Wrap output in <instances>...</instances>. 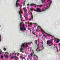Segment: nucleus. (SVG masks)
Returning a JSON list of instances; mask_svg holds the SVG:
<instances>
[{"mask_svg": "<svg viewBox=\"0 0 60 60\" xmlns=\"http://www.w3.org/2000/svg\"><path fill=\"white\" fill-rule=\"evenodd\" d=\"M31 43H32V42H30V43H25L22 44L21 45V49L20 50V52H22V53H24L22 51V50H23V48H24V47L25 46L26 48H27V47H28V45H27V44H29L30 43L31 44Z\"/></svg>", "mask_w": 60, "mask_h": 60, "instance_id": "obj_1", "label": "nucleus"}, {"mask_svg": "<svg viewBox=\"0 0 60 60\" xmlns=\"http://www.w3.org/2000/svg\"><path fill=\"white\" fill-rule=\"evenodd\" d=\"M52 3V1L51 0V3L49 4V5L48 6H47V8L44 9V8H42V11H46L47 9H49V7H50V4H51Z\"/></svg>", "mask_w": 60, "mask_h": 60, "instance_id": "obj_2", "label": "nucleus"}, {"mask_svg": "<svg viewBox=\"0 0 60 60\" xmlns=\"http://www.w3.org/2000/svg\"><path fill=\"white\" fill-rule=\"evenodd\" d=\"M23 23H22V22H21L20 24V30L21 31V30H24L25 31V30H26V28H24V29H23V28H21V26H22V25H23Z\"/></svg>", "mask_w": 60, "mask_h": 60, "instance_id": "obj_3", "label": "nucleus"}, {"mask_svg": "<svg viewBox=\"0 0 60 60\" xmlns=\"http://www.w3.org/2000/svg\"><path fill=\"white\" fill-rule=\"evenodd\" d=\"M50 43H51L50 44L51 45H49V46H51V45H53V43L52 42V41H51L50 40H48L47 41V45H49Z\"/></svg>", "mask_w": 60, "mask_h": 60, "instance_id": "obj_4", "label": "nucleus"}, {"mask_svg": "<svg viewBox=\"0 0 60 60\" xmlns=\"http://www.w3.org/2000/svg\"><path fill=\"white\" fill-rule=\"evenodd\" d=\"M43 33H44L45 34H47L48 35H49V36H51V38H54L55 37H54V36H52V35H51L49 34H48V33H46L44 31H43Z\"/></svg>", "mask_w": 60, "mask_h": 60, "instance_id": "obj_5", "label": "nucleus"}, {"mask_svg": "<svg viewBox=\"0 0 60 60\" xmlns=\"http://www.w3.org/2000/svg\"><path fill=\"white\" fill-rule=\"evenodd\" d=\"M30 5L31 6H34L35 8H36V6H37V5H36V4L33 3L30 4Z\"/></svg>", "mask_w": 60, "mask_h": 60, "instance_id": "obj_6", "label": "nucleus"}, {"mask_svg": "<svg viewBox=\"0 0 60 60\" xmlns=\"http://www.w3.org/2000/svg\"><path fill=\"white\" fill-rule=\"evenodd\" d=\"M37 11L38 12H41V10L39 8H37Z\"/></svg>", "mask_w": 60, "mask_h": 60, "instance_id": "obj_7", "label": "nucleus"}, {"mask_svg": "<svg viewBox=\"0 0 60 60\" xmlns=\"http://www.w3.org/2000/svg\"><path fill=\"white\" fill-rule=\"evenodd\" d=\"M18 1H19V0H17V1L16 2V3L15 4V6L16 7H17H17H18V6H19V5L18 3H17V2H18Z\"/></svg>", "mask_w": 60, "mask_h": 60, "instance_id": "obj_8", "label": "nucleus"}, {"mask_svg": "<svg viewBox=\"0 0 60 60\" xmlns=\"http://www.w3.org/2000/svg\"><path fill=\"white\" fill-rule=\"evenodd\" d=\"M23 9L24 10V11L25 12V13H26L27 11V9L26 8H24Z\"/></svg>", "mask_w": 60, "mask_h": 60, "instance_id": "obj_9", "label": "nucleus"}, {"mask_svg": "<svg viewBox=\"0 0 60 60\" xmlns=\"http://www.w3.org/2000/svg\"><path fill=\"white\" fill-rule=\"evenodd\" d=\"M15 58H17L16 56H12L11 58V59L12 60L13 59H14Z\"/></svg>", "mask_w": 60, "mask_h": 60, "instance_id": "obj_10", "label": "nucleus"}, {"mask_svg": "<svg viewBox=\"0 0 60 60\" xmlns=\"http://www.w3.org/2000/svg\"><path fill=\"white\" fill-rule=\"evenodd\" d=\"M31 15L32 16L31 18L29 19V21H30V20H31V19L32 20L33 19V15H32V13H31Z\"/></svg>", "mask_w": 60, "mask_h": 60, "instance_id": "obj_11", "label": "nucleus"}, {"mask_svg": "<svg viewBox=\"0 0 60 60\" xmlns=\"http://www.w3.org/2000/svg\"><path fill=\"white\" fill-rule=\"evenodd\" d=\"M55 40H57V41H56V43H58V42H59V41L58 40V39L56 38H55Z\"/></svg>", "mask_w": 60, "mask_h": 60, "instance_id": "obj_12", "label": "nucleus"}, {"mask_svg": "<svg viewBox=\"0 0 60 60\" xmlns=\"http://www.w3.org/2000/svg\"><path fill=\"white\" fill-rule=\"evenodd\" d=\"M4 56H5V57H6L7 58H8L9 56L8 55H4Z\"/></svg>", "mask_w": 60, "mask_h": 60, "instance_id": "obj_13", "label": "nucleus"}, {"mask_svg": "<svg viewBox=\"0 0 60 60\" xmlns=\"http://www.w3.org/2000/svg\"><path fill=\"white\" fill-rule=\"evenodd\" d=\"M43 41H42V46L43 47V49H41V50H42V49H44V48L43 47Z\"/></svg>", "mask_w": 60, "mask_h": 60, "instance_id": "obj_14", "label": "nucleus"}, {"mask_svg": "<svg viewBox=\"0 0 60 60\" xmlns=\"http://www.w3.org/2000/svg\"><path fill=\"white\" fill-rule=\"evenodd\" d=\"M25 58L24 57H21V59H22V60H23V59H25Z\"/></svg>", "mask_w": 60, "mask_h": 60, "instance_id": "obj_15", "label": "nucleus"}, {"mask_svg": "<svg viewBox=\"0 0 60 60\" xmlns=\"http://www.w3.org/2000/svg\"><path fill=\"white\" fill-rule=\"evenodd\" d=\"M1 38L2 37H1V35L0 34V41H1Z\"/></svg>", "mask_w": 60, "mask_h": 60, "instance_id": "obj_16", "label": "nucleus"}, {"mask_svg": "<svg viewBox=\"0 0 60 60\" xmlns=\"http://www.w3.org/2000/svg\"><path fill=\"white\" fill-rule=\"evenodd\" d=\"M0 58L1 59H3V58H4V57H3V56L2 55H1V57H0Z\"/></svg>", "mask_w": 60, "mask_h": 60, "instance_id": "obj_17", "label": "nucleus"}, {"mask_svg": "<svg viewBox=\"0 0 60 60\" xmlns=\"http://www.w3.org/2000/svg\"><path fill=\"white\" fill-rule=\"evenodd\" d=\"M30 10L31 11H33V8H30Z\"/></svg>", "mask_w": 60, "mask_h": 60, "instance_id": "obj_18", "label": "nucleus"}, {"mask_svg": "<svg viewBox=\"0 0 60 60\" xmlns=\"http://www.w3.org/2000/svg\"><path fill=\"white\" fill-rule=\"evenodd\" d=\"M45 0H41V1L42 3H43V2H45Z\"/></svg>", "mask_w": 60, "mask_h": 60, "instance_id": "obj_19", "label": "nucleus"}, {"mask_svg": "<svg viewBox=\"0 0 60 60\" xmlns=\"http://www.w3.org/2000/svg\"><path fill=\"white\" fill-rule=\"evenodd\" d=\"M42 6V5H37V6L38 7V6H39V7H41Z\"/></svg>", "mask_w": 60, "mask_h": 60, "instance_id": "obj_20", "label": "nucleus"}, {"mask_svg": "<svg viewBox=\"0 0 60 60\" xmlns=\"http://www.w3.org/2000/svg\"><path fill=\"white\" fill-rule=\"evenodd\" d=\"M19 14L20 15V16L21 19V14H20V13H19Z\"/></svg>", "mask_w": 60, "mask_h": 60, "instance_id": "obj_21", "label": "nucleus"}, {"mask_svg": "<svg viewBox=\"0 0 60 60\" xmlns=\"http://www.w3.org/2000/svg\"><path fill=\"white\" fill-rule=\"evenodd\" d=\"M35 41V43H36V44H37L36 43L37 42V40H36Z\"/></svg>", "mask_w": 60, "mask_h": 60, "instance_id": "obj_22", "label": "nucleus"}, {"mask_svg": "<svg viewBox=\"0 0 60 60\" xmlns=\"http://www.w3.org/2000/svg\"><path fill=\"white\" fill-rule=\"evenodd\" d=\"M22 26L23 27V28H24L25 27V26L24 25V24H23Z\"/></svg>", "mask_w": 60, "mask_h": 60, "instance_id": "obj_23", "label": "nucleus"}, {"mask_svg": "<svg viewBox=\"0 0 60 60\" xmlns=\"http://www.w3.org/2000/svg\"><path fill=\"white\" fill-rule=\"evenodd\" d=\"M38 27H39L40 28V29H41V27H40V26H38L37 27V28H38Z\"/></svg>", "mask_w": 60, "mask_h": 60, "instance_id": "obj_24", "label": "nucleus"}, {"mask_svg": "<svg viewBox=\"0 0 60 60\" xmlns=\"http://www.w3.org/2000/svg\"><path fill=\"white\" fill-rule=\"evenodd\" d=\"M14 53H15V52H13V53H12V55H14Z\"/></svg>", "mask_w": 60, "mask_h": 60, "instance_id": "obj_25", "label": "nucleus"}, {"mask_svg": "<svg viewBox=\"0 0 60 60\" xmlns=\"http://www.w3.org/2000/svg\"><path fill=\"white\" fill-rule=\"evenodd\" d=\"M34 56H36V57H37V58H38V57L36 55H34Z\"/></svg>", "mask_w": 60, "mask_h": 60, "instance_id": "obj_26", "label": "nucleus"}, {"mask_svg": "<svg viewBox=\"0 0 60 60\" xmlns=\"http://www.w3.org/2000/svg\"><path fill=\"white\" fill-rule=\"evenodd\" d=\"M19 54L18 53L17 56H19Z\"/></svg>", "mask_w": 60, "mask_h": 60, "instance_id": "obj_27", "label": "nucleus"}, {"mask_svg": "<svg viewBox=\"0 0 60 60\" xmlns=\"http://www.w3.org/2000/svg\"><path fill=\"white\" fill-rule=\"evenodd\" d=\"M4 51H5L6 50V49L5 48H4Z\"/></svg>", "mask_w": 60, "mask_h": 60, "instance_id": "obj_28", "label": "nucleus"}, {"mask_svg": "<svg viewBox=\"0 0 60 60\" xmlns=\"http://www.w3.org/2000/svg\"><path fill=\"white\" fill-rule=\"evenodd\" d=\"M30 55L31 56H33V54H32V53H30Z\"/></svg>", "mask_w": 60, "mask_h": 60, "instance_id": "obj_29", "label": "nucleus"}, {"mask_svg": "<svg viewBox=\"0 0 60 60\" xmlns=\"http://www.w3.org/2000/svg\"><path fill=\"white\" fill-rule=\"evenodd\" d=\"M20 12H21V10L19 11V13H20Z\"/></svg>", "mask_w": 60, "mask_h": 60, "instance_id": "obj_30", "label": "nucleus"}, {"mask_svg": "<svg viewBox=\"0 0 60 60\" xmlns=\"http://www.w3.org/2000/svg\"><path fill=\"white\" fill-rule=\"evenodd\" d=\"M38 49V48H37V49L36 50L37 51H37V49Z\"/></svg>", "mask_w": 60, "mask_h": 60, "instance_id": "obj_31", "label": "nucleus"}, {"mask_svg": "<svg viewBox=\"0 0 60 60\" xmlns=\"http://www.w3.org/2000/svg\"><path fill=\"white\" fill-rule=\"evenodd\" d=\"M37 46H38L39 45V43H38V44L37 45Z\"/></svg>", "mask_w": 60, "mask_h": 60, "instance_id": "obj_32", "label": "nucleus"}, {"mask_svg": "<svg viewBox=\"0 0 60 60\" xmlns=\"http://www.w3.org/2000/svg\"><path fill=\"white\" fill-rule=\"evenodd\" d=\"M25 3H26V0L24 1V5H25Z\"/></svg>", "mask_w": 60, "mask_h": 60, "instance_id": "obj_33", "label": "nucleus"}, {"mask_svg": "<svg viewBox=\"0 0 60 60\" xmlns=\"http://www.w3.org/2000/svg\"><path fill=\"white\" fill-rule=\"evenodd\" d=\"M59 47H60V43H59Z\"/></svg>", "mask_w": 60, "mask_h": 60, "instance_id": "obj_34", "label": "nucleus"}, {"mask_svg": "<svg viewBox=\"0 0 60 60\" xmlns=\"http://www.w3.org/2000/svg\"><path fill=\"white\" fill-rule=\"evenodd\" d=\"M28 26H29V27L30 26V25H29V24L28 25Z\"/></svg>", "mask_w": 60, "mask_h": 60, "instance_id": "obj_35", "label": "nucleus"}, {"mask_svg": "<svg viewBox=\"0 0 60 60\" xmlns=\"http://www.w3.org/2000/svg\"><path fill=\"white\" fill-rule=\"evenodd\" d=\"M53 40H54V39H51V41H53Z\"/></svg>", "mask_w": 60, "mask_h": 60, "instance_id": "obj_36", "label": "nucleus"}, {"mask_svg": "<svg viewBox=\"0 0 60 60\" xmlns=\"http://www.w3.org/2000/svg\"><path fill=\"white\" fill-rule=\"evenodd\" d=\"M32 22H31L30 23V25H32Z\"/></svg>", "mask_w": 60, "mask_h": 60, "instance_id": "obj_37", "label": "nucleus"}, {"mask_svg": "<svg viewBox=\"0 0 60 60\" xmlns=\"http://www.w3.org/2000/svg\"><path fill=\"white\" fill-rule=\"evenodd\" d=\"M43 36H45V37H46V36H45V35H43Z\"/></svg>", "mask_w": 60, "mask_h": 60, "instance_id": "obj_38", "label": "nucleus"}, {"mask_svg": "<svg viewBox=\"0 0 60 60\" xmlns=\"http://www.w3.org/2000/svg\"><path fill=\"white\" fill-rule=\"evenodd\" d=\"M34 24H35V25H36V24L37 25V26H38V25L37 24H36V23H34Z\"/></svg>", "mask_w": 60, "mask_h": 60, "instance_id": "obj_39", "label": "nucleus"}, {"mask_svg": "<svg viewBox=\"0 0 60 60\" xmlns=\"http://www.w3.org/2000/svg\"><path fill=\"white\" fill-rule=\"evenodd\" d=\"M34 11H37V10H34Z\"/></svg>", "mask_w": 60, "mask_h": 60, "instance_id": "obj_40", "label": "nucleus"}, {"mask_svg": "<svg viewBox=\"0 0 60 60\" xmlns=\"http://www.w3.org/2000/svg\"><path fill=\"white\" fill-rule=\"evenodd\" d=\"M50 0H48L47 1V2H49V1Z\"/></svg>", "mask_w": 60, "mask_h": 60, "instance_id": "obj_41", "label": "nucleus"}, {"mask_svg": "<svg viewBox=\"0 0 60 60\" xmlns=\"http://www.w3.org/2000/svg\"><path fill=\"white\" fill-rule=\"evenodd\" d=\"M29 5H30L29 4H27V5H28L29 6Z\"/></svg>", "mask_w": 60, "mask_h": 60, "instance_id": "obj_42", "label": "nucleus"}, {"mask_svg": "<svg viewBox=\"0 0 60 60\" xmlns=\"http://www.w3.org/2000/svg\"><path fill=\"white\" fill-rule=\"evenodd\" d=\"M28 29H29V30H30V29L29 28H28Z\"/></svg>", "mask_w": 60, "mask_h": 60, "instance_id": "obj_43", "label": "nucleus"}, {"mask_svg": "<svg viewBox=\"0 0 60 60\" xmlns=\"http://www.w3.org/2000/svg\"><path fill=\"white\" fill-rule=\"evenodd\" d=\"M32 34H34V32H32Z\"/></svg>", "mask_w": 60, "mask_h": 60, "instance_id": "obj_44", "label": "nucleus"}, {"mask_svg": "<svg viewBox=\"0 0 60 60\" xmlns=\"http://www.w3.org/2000/svg\"><path fill=\"white\" fill-rule=\"evenodd\" d=\"M31 31H32V30H30V32H31Z\"/></svg>", "mask_w": 60, "mask_h": 60, "instance_id": "obj_45", "label": "nucleus"}, {"mask_svg": "<svg viewBox=\"0 0 60 60\" xmlns=\"http://www.w3.org/2000/svg\"><path fill=\"white\" fill-rule=\"evenodd\" d=\"M8 53V52H5V53Z\"/></svg>", "mask_w": 60, "mask_h": 60, "instance_id": "obj_46", "label": "nucleus"}, {"mask_svg": "<svg viewBox=\"0 0 60 60\" xmlns=\"http://www.w3.org/2000/svg\"><path fill=\"white\" fill-rule=\"evenodd\" d=\"M0 52H2V51H1V50H0Z\"/></svg>", "mask_w": 60, "mask_h": 60, "instance_id": "obj_47", "label": "nucleus"}, {"mask_svg": "<svg viewBox=\"0 0 60 60\" xmlns=\"http://www.w3.org/2000/svg\"><path fill=\"white\" fill-rule=\"evenodd\" d=\"M0 54H2V53L1 52H0Z\"/></svg>", "mask_w": 60, "mask_h": 60, "instance_id": "obj_48", "label": "nucleus"}, {"mask_svg": "<svg viewBox=\"0 0 60 60\" xmlns=\"http://www.w3.org/2000/svg\"><path fill=\"white\" fill-rule=\"evenodd\" d=\"M20 9H21V8H19V10H20V11H21V10H20Z\"/></svg>", "mask_w": 60, "mask_h": 60, "instance_id": "obj_49", "label": "nucleus"}, {"mask_svg": "<svg viewBox=\"0 0 60 60\" xmlns=\"http://www.w3.org/2000/svg\"><path fill=\"white\" fill-rule=\"evenodd\" d=\"M53 45L54 46H55V44H54Z\"/></svg>", "mask_w": 60, "mask_h": 60, "instance_id": "obj_50", "label": "nucleus"}, {"mask_svg": "<svg viewBox=\"0 0 60 60\" xmlns=\"http://www.w3.org/2000/svg\"><path fill=\"white\" fill-rule=\"evenodd\" d=\"M34 29V28H33L32 29V30H33V29Z\"/></svg>", "mask_w": 60, "mask_h": 60, "instance_id": "obj_51", "label": "nucleus"}, {"mask_svg": "<svg viewBox=\"0 0 60 60\" xmlns=\"http://www.w3.org/2000/svg\"><path fill=\"white\" fill-rule=\"evenodd\" d=\"M28 23H29V22H28Z\"/></svg>", "mask_w": 60, "mask_h": 60, "instance_id": "obj_52", "label": "nucleus"}, {"mask_svg": "<svg viewBox=\"0 0 60 60\" xmlns=\"http://www.w3.org/2000/svg\"><path fill=\"white\" fill-rule=\"evenodd\" d=\"M58 50H57V52H58Z\"/></svg>", "mask_w": 60, "mask_h": 60, "instance_id": "obj_53", "label": "nucleus"}, {"mask_svg": "<svg viewBox=\"0 0 60 60\" xmlns=\"http://www.w3.org/2000/svg\"><path fill=\"white\" fill-rule=\"evenodd\" d=\"M34 35H35L36 34H34Z\"/></svg>", "mask_w": 60, "mask_h": 60, "instance_id": "obj_54", "label": "nucleus"}, {"mask_svg": "<svg viewBox=\"0 0 60 60\" xmlns=\"http://www.w3.org/2000/svg\"><path fill=\"white\" fill-rule=\"evenodd\" d=\"M26 20H27V19H26Z\"/></svg>", "mask_w": 60, "mask_h": 60, "instance_id": "obj_55", "label": "nucleus"}, {"mask_svg": "<svg viewBox=\"0 0 60 60\" xmlns=\"http://www.w3.org/2000/svg\"><path fill=\"white\" fill-rule=\"evenodd\" d=\"M11 55H10V56H11Z\"/></svg>", "mask_w": 60, "mask_h": 60, "instance_id": "obj_56", "label": "nucleus"}, {"mask_svg": "<svg viewBox=\"0 0 60 60\" xmlns=\"http://www.w3.org/2000/svg\"><path fill=\"white\" fill-rule=\"evenodd\" d=\"M21 55H22V53H21Z\"/></svg>", "mask_w": 60, "mask_h": 60, "instance_id": "obj_57", "label": "nucleus"}, {"mask_svg": "<svg viewBox=\"0 0 60 60\" xmlns=\"http://www.w3.org/2000/svg\"><path fill=\"white\" fill-rule=\"evenodd\" d=\"M23 21H24V20H23Z\"/></svg>", "mask_w": 60, "mask_h": 60, "instance_id": "obj_58", "label": "nucleus"}, {"mask_svg": "<svg viewBox=\"0 0 60 60\" xmlns=\"http://www.w3.org/2000/svg\"><path fill=\"white\" fill-rule=\"evenodd\" d=\"M4 53V52H3V53Z\"/></svg>", "mask_w": 60, "mask_h": 60, "instance_id": "obj_59", "label": "nucleus"}, {"mask_svg": "<svg viewBox=\"0 0 60 60\" xmlns=\"http://www.w3.org/2000/svg\"><path fill=\"white\" fill-rule=\"evenodd\" d=\"M26 15L27 16V14H26Z\"/></svg>", "mask_w": 60, "mask_h": 60, "instance_id": "obj_60", "label": "nucleus"}, {"mask_svg": "<svg viewBox=\"0 0 60 60\" xmlns=\"http://www.w3.org/2000/svg\"><path fill=\"white\" fill-rule=\"evenodd\" d=\"M16 54L15 53V55H16Z\"/></svg>", "mask_w": 60, "mask_h": 60, "instance_id": "obj_61", "label": "nucleus"}, {"mask_svg": "<svg viewBox=\"0 0 60 60\" xmlns=\"http://www.w3.org/2000/svg\"><path fill=\"white\" fill-rule=\"evenodd\" d=\"M59 48H60V47H59Z\"/></svg>", "mask_w": 60, "mask_h": 60, "instance_id": "obj_62", "label": "nucleus"}, {"mask_svg": "<svg viewBox=\"0 0 60 60\" xmlns=\"http://www.w3.org/2000/svg\"><path fill=\"white\" fill-rule=\"evenodd\" d=\"M54 49H55V47L54 48Z\"/></svg>", "mask_w": 60, "mask_h": 60, "instance_id": "obj_63", "label": "nucleus"}, {"mask_svg": "<svg viewBox=\"0 0 60 60\" xmlns=\"http://www.w3.org/2000/svg\"><path fill=\"white\" fill-rule=\"evenodd\" d=\"M30 12H31V11Z\"/></svg>", "mask_w": 60, "mask_h": 60, "instance_id": "obj_64", "label": "nucleus"}]
</instances>
